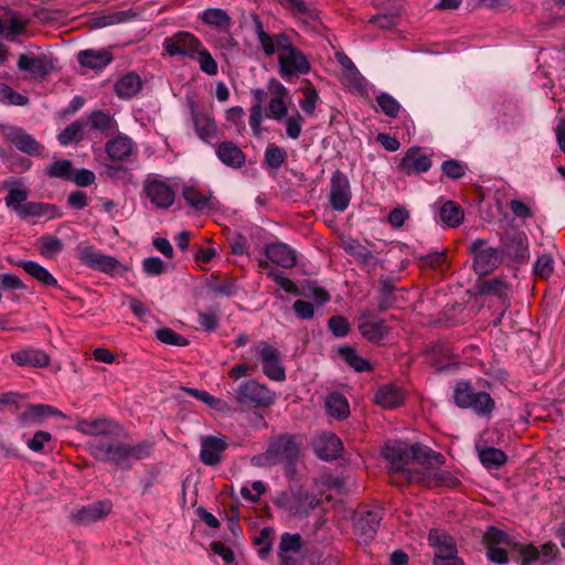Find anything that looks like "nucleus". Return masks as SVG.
<instances>
[{
  "label": "nucleus",
  "instance_id": "nucleus-11",
  "mask_svg": "<svg viewBox=\"0 0 565 565\" xmlns=\"http://www.w3.org/2000/svg\"><path fill=\"white\" fill-rule=\"evenodd\" d=\"M358 330L363 339L373 344H381L390 335L392 328L385 319L374 316L365 309L358 316Z\"/></svg>",
  "mask_w": 565,
  "mask_h": 565
},
{
  "label": "nucleus",
  "instance_id": "nucleus-44",
  "mask_svg": "<svg viewBox=\"0 0 565 565\" xmlns=\"http://www.w3.org/2000/svg\"><path fill=\"white\" fill-rule=\"evenodd\" d=\"M324 405L328 415L339 420L345 419L350 415L349 402L341 393L333 392L329 394Z\"/></svg>",
  "mask_w": 565,
  "mask_h": 565
},
{
  "label": "nucleus",
  "instance_id": "nucleus-29",
  "mask_svg": "<svg viewBox=\"0 0 565 565\" xmlns=\"http://www.w3.org/2000/svg\"><path fill=\"white\" fill-rule=\"evenodd\" d=\"M12 362L21 367L44 369L51 364L50 355L33 347H26L10 354Z\"/></svg>",
  "mask_w": 565,
  "mask_h": 565
},
{
  "label": "nucleus",
  "instance_id": "nucleus-22",
  "mask_svg": "<svg viewBox=\"0 0 565 565\" xmlns=\"http://www.w3.org/2000/svg\"><path fill=\"white\" fill-rule=\"evenodd\" d=\"M372 4L382 12L370 18L369 22L382 29H392L397 24L402 12V4L398 0H373Z\"/></svg>",
  "mask_w": 565,
  "mask_h": 565
},
{
  "label": "nucleus",
  "instance_id": "nucleus-62",
  "mask_svg": "<svg viewBox=\"0 0 565 565\" xmlns=\"http://www.w3.org/2000/svg\"><path fill=\"white\" fill-rule=\"evenodd\" d=\"M328 328L335 338H344L350 332V322L344 316L334 315L329 318Z\"/></svg>",
  "mask_w": 565,
  "mask_h": 565
},
{
  "label": "nucleus",
  "instance_id": "nucleus-50",
  "mask_svg": "<svg viewBox=\"0 0 565 565\" xmlns=\"http://www.w3.org/2000/svg\"><path fill=\"white\" fill-rule=\"evenodd\" d=\"M479 459L483 467L488 469H498L507 462L508 456L499 448L484 447L479 451Z\"/></svg>",
  "mask_w": 565,
  "mask_h": 565
},
{
  "label": "nucleus",
  "instance_id": "nucleus-24",
  "mask_svg": "<svg viewBox=\"0 0 565 565\" xmlns=\"http://www.w3.org/2000/svg\"><path fill=\"white\" fill-rule=\"evenodd\" d=\"M312 447L315 454L324 461H330L339 458L343 451V444L341 439L331 431H322L319 434Z\"/></svg>",
  "mask_w": 565,
  "mask_h": 565
},
{
  "label": "nucleus",
  "instance_id": "nucleus-59",
  "mask_svg": "<svg viewBox=\"0 0 565 565\" xmlns=\"http://www.w3.org/2000/svg\"><path fill=\"white\" fill-rule=\"evenodd\" d=\"M193 60H196L199 62L200 70L205 74L210 76H214L217 74V63L202 43L201 46H199L198 52H195V57Z\"/></svg>",
  "mask_w": 565,
  "mask_h": 565
},
{
  "label": "nucleus",
  "instance_id": "nucleus-63",
  "mask_svg": "<svg viewBox=\"0 0 565 565\" xmlns=\"http://www.w3.org/2000/svg\"><path fill=\"white\" fill-rule=\"evenodd\" d=\"M89 124L93 129L100 130L103 132H108L113 130L114 120L108 115L103 113L102 110H94L89 116Z\"/></svg>",
  "mask_w": 565,
  "mask_h": 565
},
{
  "label": "nucleus",
  "instance_id": "nucleus-47",
  "mask_svg": "<svg viewBox=\"0 0 565 565\" xmlns=\"http://www.w3.org/2000/svg\"><path fill=\"white\" fill-rule=\"evenodd\" d=\"M182 196L186 204L194 211L202 212L210 209L211 195H204L193 185H185L182 190Z\"/></svg>",
  "mask_w": 565,
  "mask_h": 565
},
{
  "label": "nucleus",
  "instance_id": "nucleus-14",
  "mask_svg": "<svg viewBox=\"0 0 565 565\" xmlns=\"http://www.w3.org/2000/svg\"><path fill=\"white\" fill-rule=\"evenodd\" d=\"M501 253L512 260L523 264L529 258V244L525 233L516 228L505 230L500 238Z\"/></svg>",
  "mask_w": 565,
  "mask_h": 565
},
{
  "label": "nucleus",
  "instance_id": "nucleus-40",
  "mask_svg": "<svg viewBox=\"0 0 565 565\" xmlns=\"http://www.w3.org/2000/svg\"><path fill=\"white\" fill-rule=\"evenodd\" d=\"M412 461L426 466L434 462L436 466H444L446 463V457L438 451L433 450L430 447L420 443L411 445Z\"/></svg>",
  "mask_w": 565,
  "mask_h": 565
},
{
  "label": "nucleus",
  "instance_id": "nucleus-58",
  "mask_svg": "<svg viewBox=\"0 0 565 565\" xmlns=\"http://www.w3.org/2000/svg\"><path fill=\"white\" fill-rule=\"evenodd\" d=\"M83 139V122L73 121L66 126L57 136V140L62 146H68L73 142H79Z\"/></svg>",
  "mask_w": 565,
  "mask_h": 565
},
{
  "label": "nucleus",
  "instance_id": "nucleus-17",
  "mask_svg": "<svg viewBox=\"0 0 565 565\" xmlns=\"http://www.w3.org/2000/svg\"><path fill=\"white\" fill-rule=\"evenodd\" d=\"M382 457L388 462L390 471L406 475L405 467L412 462L411 445L401 440H392L382 449Z\"/></svg>",
  "mask_w": 565,
  "mask_h": 565
},
{
  "label": "nucleus",
  "instance_id": "nucleus-56",
  "mask_svg": "<svg viewBox=\"0 0 565 565\" xmlns=\"http://www.w3.org/2000/svg\"><path fill=\"white\" fill-rule=\"evenodd\" d=\"M201 18L205 24L220 29L228 28L231 24V18L228 14L218 8H210L204 10Z\"/></svg>",
  "mask_w": 565,
  "mask_h": 565
},
{
  "label": "nucleus",
  "instance_id": "nucleus-31",
  "mask_svg": "<svg viewBox=\"0 0 565 565\" xmlns=\"http://www.w3.org/2000/svg\"><path fill=\"white\" fill-rule=\"evenodd\" d=\"M399 280L398 276H381L379 278V288H377V307L376 310L379 313L385 312L388 309L393 308L396 301V296L394 292L397 290L396 282Z\"/></svg>",
  "mask_w": 565,
  "mask_h": 565
},
{
  "label": "nucleus",
  "instance_id": "nucleus-21",
  "mask_svg": "<svg viewBox=\"0 0 565 565\" xmlns=\"http://www.w3.org/2000/svg\"><path fill=\"white\" fill-rule=\"evenodd\" d=\"M228 448L225 437L207 435L201 438L200 460L210 467L221 463L223 454Z\"/></svg>",
  "mask_w": 565,
  "mask_h": 565
},
{
  "label": "nucleus",
  "instance_id": "nucleus-48",
  "mask_svg": "<svg viewBox=\"0 0 565 565\" xmlns=\"http://www.w3.org/2000/svg\"><path fill=\"white\" fill-rule=\"evenodd\" d=\"M303 541L299 533L285 532L280 536L279 543V558L282 564H287V553H299L302 550Z\"/></svg>",
  "mask_w": 565,
  "mask_h": 565
},
{
  "label": "nucleus",
  "instance_id": "nucleus-35",
  "mask_svg": "<svg viewBox=\"0 0 565 565\" xmlns=\"http://www.w3.org/2000/svg\"><path fill=\"white\" fill-rule=\"evenodd\" d=\"M18 67L21 71L29 72L34 77H43L50 73L53 65L45 55L31 56L21 54L18 60Z\"/></svg>",
  "mask_w": 565,
  "mask_h": 565
},
{
  "label": "nucleus",
  "instance_id": "nucleus-42",
  "mask_svg": "<svg viewBox=\"0 0 565 565\" xmlns=\"http://www.w3.org/2000/svg\"><path fill=\"white\" fill-rule=\"evenodd\" d=\"M340 358L355 372H371L373 371L372 363L359 355L358 351L350 345H341L338 350Z\"/></svg>",
  "mask_w": 565,
  "mask_h": 565
},
{
  "label": "nucleus",
  "instance_id": "nucleus-25",
  "mask_svg": "<svg viewBox=\"0 0 565 565\" xmlns=\"http://www.w3.org/2000/svg\"><path fill=\"white\" fill-rule=\"evenodd\" d=\"M113 509L110 500H98L88 505H83L71 514L76 524H90L105 519Z\"/></svg>",
  "mask_w": 565,
  "mask_h": 565
},
{
  "label": "nucleus",
  "instance_id": "nucleus-30",
  "mask_svg": "<svg viewBox=\"0 0 565 565\" xmlns=\"http://www.w3.org/2000/svg\"><path fill=\"white\" fill-rule=\"evenodd\" d=\"M107 157L114 162L128 161L136 152V145L132 139L126 135L119 134L107 140L105 145Z\"/></svg>",
  "mask_w": 565,
  "mask_h": 565
},
{
  "label": "nucleus",
  "instance_id": "nucleus-4",
  "mask_svg": "<svg viewBox=\"0 0 565 565\" xmlns=\"http://www.w3.org/2000/svg\"><path fill=\"white\" fill-rule=\"evenodd\" d=\"M29 192L25 189L12 188L4 198L6 205L17 215L28 221L30 218H45L46 221L63 216L62 209L52 203L28 201Z\"/></svg>",
  "mask_w": 565,
  "mask_h": 565
},
{
  "label": "nucleus",
  "instance_id": "nucleus-15",
  "mask_svg": "<svg viewBox=\"0 0 565 565\" xmlns=\"http://www.w3.org/2000/svg\"><path fill=\"white\" fill-rule=\"evenodd\" d=\"M192 127L196 136L205 143L216 145L218 126L214 119L211 108H191Z\"/></svg>",
  "mask_w": 565,
  "mask_h": 565
},
{
  "label": "nucleus",
  "instance_id": "nucleus-12",
  "mask_svg": "<svg viewBox=\"0 0 565 565\" xmlns=\"http://www.w3.org/2000/svg\"><path fill=\"white\" fill-rule=\"evenodd\" d=\"M76 253L83 265L108 275L117 274L121 267L118 259L102 254L93 245H78Z\"/></svg>",
  "mask_w": 565,
  "mask_h": 565
},
{
  "label": "nucleus",
  "instance_id": "nucleus-28",
  "mask_svg": "<svg viewBox=\"0 0 565 565\" xmlns=\"http://www.w3.org/2000/svg\"><path fill=\"white\" fill-rule=\"evenodd\" d=\"M6 138L18 150L29 156H41L44 150V147L33 136L19 127H9L6 130Z\"/></svg>",
  "mask_w": 565,
  "mask_h": 565
},
{
  "label": "nucleus",
  "instance_id": "nucleus-61",
  "mask_svg": "<svg viewBox=\"0 0 565 565\" xmlns=\"http://www.w3.org/2000/svg\"><path fill=\"white\" fill-rule=\"evenodd\" d=\"M440 168H441L443 174L451 180L461 179L462 177H465L466 170H467V167L462 162H460L456 159L445 160L441 163Z\"/></svg>",
  "mask_w": 565,
  "mask_h": 565
},
{
  "label": "nucleus",
  "instance_id": "nucleus-52",
  "mask_svg": "<svg viewBox=\"0 0 565 565\" xmlns=\"http://www.w3.org/2000/svg\"><path fill=\"white\" fill-rule=\"evenodd\" d=\"M441 466L433 467V489L448 488L456 489L461 484L460 479L451 471L440 469Z\"/></svg>",
  "mask_w": 565,
  "mask_h": 565
},
{
  "label": "nucleus",
  "instance_id": "nucleus-33",
  "mask_svg": "<svg viewBox=\"0 0 565 565\" xmlns=\"http://www.w3.org/2000/svg\"><path fill=\"white\" fill-rule=\"evenodd\" d=\"M215 153L222 163L232 169H241L246 161L245 153L233 141H222L217 143Z\"/></svg>",
  "mask_w": 565,
  "mask_h": 565
},
{
  "label": "nucleus",
  "instance_id": "nucleus-51",
  "mask_svg": "<svg viewBox=\"0 0 565 565\" xmlns=\"http://www.w3.org/2000/svg\"><path fill=\"white\" fill-rule=\"evenodd\" d=\"M38 249L43 257L52 258L60 254L63 248V242L54 235L45 234L38 239Z\"/></svg>",
  "mask_w": 565,
  "mask_h": 565
},
{
  "label": "nucleus",
  "instance_id": "nucleus-49",
  "mask_svg": "<svg viewBox=\"0 0 565 565\" xmlns=\"http://www.w3.org/2000/svg\"><path fill=\"white\" fill-rule=\"evenodd\" d=\"M482 543L484 547L499 546L503 544L511 548L514 540L508 532L491 525L488 526L483 533Z\"/></svg>",
  "mask_w": 565,
  "mask_h": 565
},
{
  "label": "nucleus",
  "instance_id": "nucleus-3",
  "mask_svg": "<svg viewBox=\"0 0 565 565\" xmlns=\"http://www.w3.org/2000/svg\"><path fill=\"white\" fill-rule=\"evenodd\" d=\"M301 441V435L279 434L269 440L265 452L252 458V463L256 467H274L284 463L286 473L292 475L300 457Z\"/></svg>",
  "mask_w": 565,
  "mask_h": 565
},
{
  "label": "nucleus",
  "instance_id": "nucleus-2",
  "mask_svg": "<svg viewBox=\"0 0 565 565\" xmlns=\"http://www.w3.org/2000/svg\"><path fill=\"white\" fill-rule=\"evenodd\" d=\"M253 28L264 54L270 57L278 53V68L281 77L290 78L309 73L310 64L307 56L285 33L270 35L265 31L257 15L253 17Z\"/></svg>",
  "mask_w": 565,
  "mask_h": 565
},
{
  "label": "nucleus",
  "instance_id": "nucleus-39",
  "mask_svg": "<svg viewBox=\"0 0 565 565\" xmlns=\"http://www.w3.org/2000/svg\"><path fill=\"white\" fill-rule=\"evenodd\" d=\"M342 247L348 255L355 258L356 263L361 267H370L371 269L375 268L376 259L373 253L358 239L350 238L349 241L343 242Z\"/></svg>",
  "mask_w": 565,
  "mask_h": 565
},
{
  "label": "nucleus",
  "instance_id": "nucleus-64",
  "mask_svg": "<svg viewBox=\"0 0 565 565\" xmlns=\"http://www.w3.org/2000/svg\"><path fill=\"white\" fill-rule=\"evenodd\" d=\"M553 264H554V262H553V258L551 255L543 254V255L539 256L533 266L535 276H537L542 279L550 278L554 271Z\"/></svg>",
  "mask_w": 565,
  "mask_h": 565
},
{
  "label": "nucleus",
  "instance_id": "nucleus-19",
  "mask_svg": "<svg viewBox=\"0 0 565 565\" xmlns=\"http://www.w3.org/2000/svg\"><path fill=\"white\" fill-rule=\"evenodd\" d=\"M431 166V154H428L418 146H413L406 150L397 164V169L405 175H412L425 173Z\"/></svg>",
  "mask_w": 565,
  "mask_h": 565
},
{
  "label": "nucleus",
  "instance_id": "nucleus-27",
  "mask_svg": "<svg viewBox=\"0 0 565 565\" xmlns=\"http://www.w3.org/2000/svg\"><path fill=\"white\" fill-rule=\"evenodd\" d=\"M49 417L65 418V414L49 404H29L19 415V422L24 426L40 425Z\"/></svg>",
  "mask_w": 565,
  "mask_h": 565
},
{
  "label": "nucleus",
  "instance_id": "nucleus-32",
  "mask_svg": "<svg viewBox=\"0 0 565 565\" xmlns=\"http://www.w3.org/2000/svg\"><path fill=\"white\" fill-rule=\"evenodd\" d=\"M429 545L435 548V555L443 557H457L458 548L454 537L447 533L440 532L437 529H431L428 533Z\"/></svg>",
  "mask_w": 565,
  "mask_h": 565
},
{
  "label": "nucleus",
  "instance_id": "nucleus-7",
  "mask_svg": "<svg viewBox=\"0 0 565 565\" xmlns=\"http://www.w3.org/2000/svg\"><path fill=\"white\" fill-rule=\"evenodd\" d=\"M383 519V509L377 505L360 504L353 512V532L359 541L369 544L376 536L381 521Z\"/></svg>",
  "mask_w": 565,
  "mask_h": 565
},
{
  "label": "nucleus",
  "instance_id": "nucleus-8",
  "mask_svg": "<svg viewBox=\"0 0 565 565\" xmlns=\"http://www.w3.org/2000/svg\"><path fill=\"white\" fill-rule=\"evenodd\" d=\"M235 402L243 411L269 407L275 402L274 394L256 380H248L238 385Z\"/></svg>",
  "mask_w": 565,
  "mask_h": 565
},
{
  "label": "nucleus",
  "instance_id": "nucleus-43",
  "mask_svg": "<svg viewBox=\"0 0 565 565\" xmlns=\"http://www.w3.org/2000/svg\"><path fill=\"white\" fill-rule=\"evenodd\" d=\"M463 209L455 201H446L439 209L440 222L450 228L458 227L463 222Z\"/></svg>",
  "mask_w": 565,
  "mask_h": 565
},
{
  "label": "nucleus",
  "instance_id": "nucleus-34",
  "mask_svg": "<svg viewBox=\"0 0 565 565\" xmlns=\"http://www.w3.org/2000/svg\"><path fill=\"white\" fill-rule=\"evenodd\" d=\"M77 61L83 67L103 70L113 61V54L107 49H88L77 53Z\"/></svg>",
  "mask_w": 565,
  "mask_h": 565
},
{
  "label": "nucleus",
  "instance_id": "nucleus-36",
  "mask_svg": "<svg viewBox=\"0 0 565 565\" xmlns=\"http://www.w3.org/2000/svg\"><path fill=\"white\" fill-rule=\"evenodd\" d=\"M19 266L43 286L64 291V288L57 282L56 278L39 263L34 260H22L19 263Z\"/></svg>",
  "mask_w": 565,
  "mask_h": 565
},
{
  "label": "nucleus",
  "instance_id": "nucleus-20",
  "mask_svg": "<svg viewBox=\"0 0 565 565\" xmlns=\"http://www.w3.org/2000/svg\"><path fill=\"white\" fill-rule=\"evenodd\" d=\"M143 191L150 202L158 209H169L174 203L175 193L172 186L157 177L148 178Z\"/></svg>",
  "mask_w": 565,
  "mask_h": 565
},
{
  "label": "nucleus",
  "instance_id": "nucleus-5",
  "mask_svg": "<svg viewBox=\"0 0 565 565\" xmlns=\"http://www.w3.org/2000/svg\"><path fill=\"white\" fill-rule=\"evenodd\" d=\"M452 403L460 409H470L481 418H489L495 409V401L486 391H476L471 380H458L452 388Z\"/></svg>",
  "mask_w": 565,
  "mask_h": 565
},
{
  "label": "nucleus",
  "instance_id": "nucleus-10",
  "mask_svg": "<svg viewBox=\"0 0 565 565\" xmlns=\"http://www.w3.org/2000/svg\"><path fill=\"white\" fill-rule=\"evenodd\" d=\"M259 356L263 364V373L270 380L282 382L286 380V369L281 362V353L266 341H259L250 349Z\"/></svg>",
  "mask_w": 565,
  "mask_h": 565
},
{
  "label": "nucleus",
  "instance_id": "nucleus-6",
  "mask_svg": "<svg viewBox=\"0 0 565 565\" xmlns=\"http://www.w3.org/2000/svg\"><path fill=\"white\" fill-rule=\"evenodd\" d=\"M510 550L512 559L519 565H534L536 562L551 565L561 557L559 548L552 541L543 543L540 548L533 543L514 541Z\"/></svg>",
  "mask_w": 565,
  "mask_h": 565
},
{
  "label": "nucleus",
  "instance_id": "nucleus-37",
  "mask_svg": "<svg viewBox=\"0 0 565 565\" xmlns=\"http://www.w3.org/2000/svg\"><path fill=\"white\" fill-rule=\"evenodd\" d=\"M417 264L423 271L445 274L449 269L448 249L423 255L418 257Z\"/></svg>",
  "mask_w": 565,
  "mask_h": 565
},
{
  "label": "nucleus",
  "instance_id": "nucleus-45",
  "mask_svg": "<svg viewBox=\"0 0 565 565\" xmlns=\"http://www.w3.org/2000/svg\"><path fill=\"white\" fill-rule=\"evenodd\" d=\"M142 87V82L139 75L128 73L121 76L115 84L116 94L124 99L131 98Z\"/></svg>",
  "mask_w": 565,
  "mask_h": 565
},
{
  "label": "nucleus",
  "instance_id": "nucleus-1",
  "mask_svg": "<svg viewBox=\"0 0 565 565\" xmlns=\"http://www.w3.org/2000/svg\"><path fill=\"white\" fill-rule=\"evenodd\" d=\"M75 429L86 436L95 437L86 443L87 452L96 460L127 470L131 461H140L151 457L154 443L148 439L137 444H128L114 437L125 431L117 420L102 416L97 418H81Z\"/></svg>",
  "mask_w": 565,
  "mask_h": 565
},
{
  "label": "nucleus",
  "instance_id": "nucleus-60",
  "mask_svg": "<svg viewBox=\"0 0 565 565\" xmlns=\"http://www.w3.org/2000/svg\"><path fill=\"white\" fill-rule=\"evenodd\" d=\"M156 338L164 344L174 347H186L190 343L185 337L167 327L158 329L156 331Z\"/></svg>",
  "mask_w": 565,
  "mask_h": 565
},
{
  "label": "nucleus",
  "instance_id": "nucleus-57",
  "mask_svg": "<svg viewBox=\"0 0 565 565\" xmlns=\"http://www.w3.org/2000/svg\"><path fill=\"white\" fill-rule=\"evenodd\" d=\"M73 172V163L67 159L55 160L46 169V174L50 178H58L65 181H70L72 179Z\"/></svg>",
  "mask_w": 565,
  "mask_h": 565
},
{
  "label": "nucleus",
  "instance_id": "nucleus-53",
  "mask_svg": "<svg viewBox=\"0 0 565 565\" xmlns=\"http://www.w3.org/2000/svg\"><path fill=\"white\" fill-rule=\"evenodd\" d=\"M289 103L288 89L277 79L268 82V106H287Z\"/></svg>",
  "mask_w": 565,
  "mask_h": 565
},
{
  "label": "nucleus",
  "instance_id": "nucleus-38",
  "mask_svg": "<svg viewBox=\"0 0 565 565\" xmlns=\"http://www.w3.org/2000/svg\"><path fill=\"white\" fill-rule=\"evenodd\" d=\"M405 399V395L395 384L382 385L375 393V402L387 409L399 407Z\"/></svg>",
  "mask_w": 565,
  "mask_h": 565
},
{
  "label": "nucleus",
  "instance_id": "nucleus-54",
  "mask_svg": "<svg viewBox=\"0 0 565 565\" xmlns=\"http://www.w3.org/2000/svg\"><path fill=\"white\" fill-rule=\"evenodd\" d=\"M183 391L189 395L192 396L206 405H209L211 408L220 412H224L227 407L226 402H224L221 398H217L213 395H211L207 391L199 390L194 387H183Z\"/></svg>",
  "mask_w": 565,
  "mask_h": 565
},
{
  "label": "nucleus",
  "instance_id": "nucleus-55",
  "mask_svg": "<svg viewBox=\"0 0 565 565\" xmlns=\"http://www.w3.org/2000/svg\"><path fill=\"white\" fill-rule=\"evenodd\" d=\"M404 479L406 483H415L422 488L433 489V467L407 470Z\"/></svg>",
  "mask_w": 565,
  "mask_h": 565
},
{
  "label": "nucleus",
  "instance_id": "nucleus-46",
  "mask_svg": "<svg viewBox=\"0 0 565 565\" xmlns=\"http://www.w3.org/2000/svg\"><path fill=\"white\" fill-rule=\"evenodd\" d=\"M275 530L271 526L263 527L259 533L253 537V545L256 547L260 559H267L273 552Z\"/></svg>",
  "mask_w": 565,
  "mask_h": 565
},
{
  "label": "nucleus",
  "instance_id": "nucleus-13",
  "mask_svg": "<svg viewBox=\"0 0 565 565\" xmlns=\"http://www.w3.org/2000/svg\"><path fill=\"white\" fill-rule=\"evenodd\" d=\"M469 252L473 255V270L479 276L490 274L501 263L500 252L487 246L486 239L478 238L472 242Z\"/></svg>",
  "mask_w": 565,
  "mask_h": 565
},
{
  "label": "nucleus",
  "instance_id": "nucleus-18",
  "mask_svg": "<svg viewBox=\"0 0 565 565\" xmlns=\"http://www.w3.org/2000/svg\"><path fill=\"white\" fill-rule=\"evenodd\" d=\"M201 41L190 32H178L172 36L166 38L162 43L164 52L170 56L195 57Z\"/></svg>",
  "mask_w": 565,
  "mask_h": 565
},
{
  "label": "nucleus",
  "instance_id": "nucleus-26",
  "mask_svg": "<svg viewBox=\"0 0 565 565\" xmlns=\"http://www.w3.org/2000/svg\"><path fill=\"white\" fill-rule=\"evenodd\" d=\"M264 254L269 262L282 268L290 269L297 265V253L286 243L265 244Z\"/></svg>",
  "mask_w": 565,
  "mask_h": 565
},
{
  "label": "nucleus",
  "instance_id": "nucleus-41",
  "mask_svg": "<svg viewBox=\"0 0 565 565\" xmlns=\"http://www.w3.org/2000/svg\"><path fill=\"white\" fill-rule=\"evenodd\" d=\"M287 151L282 147L277 146L275 142L267 145L263 167L270 173H276L287 161Z\"/></svg>",
  "mask_w": 565,
  "mask_h": 565
},
{
  "label": "nucleus",
  "instance_id": "nucleus-16",
  "mask_svg": "<svg viewBox=\"0 0 565 565\" xmlns=\"http://www.w3.org/2000/svg\"><path fill=\"white\" fill-rule=\"evenodd\" d=\"M352 199L349 178L341 170H335L330 180L329 203L332 210L344 212Z\"/></svg>",
  "mask_w": 565,
  "mask_h": 565
},
{
  "label": "nucleus",
  "instance_id": "nucleus-23",
  "mask_svg": "<svg viewBox=\"0 0 565 565\" xmlns=\"http://www.w3.org/2000/svg\"><path fill=\"white\" fill-rule=\"evenodd\" d=\"M476 290L480 296L497 297L504 309H509L511 306V284L502 278L493 277L480 280L476 284Z\"/></svg>",
  "mask_w": 565,
  "mask_h": 565
},
{
  "label": "nucleus",
  "instance_id": "nucleus-9",
  "mask_svg": "<svg viewBox=\"0 0 565 565\" xmlns=\"http://www.w3.org/2000/svg\"><path fill=\"white\" fill-rule=\"evenodd\" d=\"M276 508L290 515H307L310 510L318 505L316 500L307 490L298 488L279 492L273 500Z\"/></svg>",
  "mask_w": 565,
  "mask_h": 565
}]
</instances>
